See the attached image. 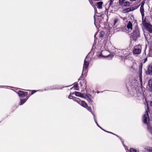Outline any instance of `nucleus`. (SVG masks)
I'll list each match as a JSON object with an SVG mask.
<instances>
[{
    "label": "nucleus",
    "instance_id": "1",
    "mask_svg": "<svg viewBox=\"0 0 152 152\" xmlns=\"http://www.w3.org/2000/svg\"><path fill=\"white\" fill-rule=\"evenodd\" d=\"M144 3V1L142 2L140 8V11L142 18V23L144 27H145L146 28L148 31L150 33H152V26L148 23L147 20L146 19V18L144 19V11L143 6Z\"/></svg>",
    "mask_w": 152,
    "mask_h": 152
},
{
    "label": "nucleus",
    "instance_id": "2",
    "mask_svg": "<svg viewBox=\"0 0 152 152\" xmlns=\"http://www.w3.org/2000/svg\"><path fill=\"white\" fill-rule=\"evenodd\" d=\"M89 64L88 60H87V57H86L85 59L83 64V72L82 73L81 77L79 79V80H81L83 78H84L86 77L87 73L88 72V68Z\"/></svg>",
    "mask_w": 152,
    "mask_h": 152
},
{
    "label": "nucleus",
    "instance_id": "3",
    "mask_svg": "<svg viewBox=\"0 0 152 152\" xmlns=\"http://www.w3.org/2000/svg\"><path fill=\"white\" fill-rule=\"evenodd\" d=\"M142 46L140 45L134 47L133 53L134 55H138L140 53L142 50Z\"/></svg>",
    "mask_w": 152,
    "mask_h": 152
},
{
    "label": "nucleus",
    "instance_id": "4",
    "mask_svg": "<svg viewBox=\"0 0 152 152\" xmlns=\"http://www.w3.org/2000/svg\"><path fill=\"white\" fill-rule=\"evenodd\" d=\"M133 40H136L137 38L140 36V34L138 29H136L134 31L132 35Z\"/></svg>",
    "mask_w": 152,
    "mask_h": 152
},
{
    "label": "nucleus",
    "instance_id": "5",
    "mask_svg": "<svg viewBox=\"0 0 152 152\" xmlns=\"http://www.w3.org/2000/svg\"><path fill=\"white\" fill-rule=\"evenodd\" d=\"M108 45L105 43L104 48L105 50H103L102 51V55L103 57H107V55L109 54V52L107 50H108Z\"/></svg>",
    "mask_w": 152,
    "mask_h": 152
},
{
    "label": "nucleus",
    "instance_id": "6",
    "mask_svg": "<svg viewBox=\"0 0 152 152\" xmlns=\"http://www.w3.org/2000/svg\"><path fill=\"white\" fill-rule=\"evenodd\" d=\"M17 93L19 96L20 97L23 98L26 96L28 94V93L24 92L21 91H19Z\"/></svg>",
    "mask_w": 152,
    "mask_h": 152
},
{
    "label": "nucleus",
    "instance_id": "7",
    "mask_svg": "<svg viewBox=\"0 0 152 152\" xmlns=\"http://www.w3.org/2000/svg\"><path fill=\"white\" fill-rule=\"evenodd\" d=\"M142 66L140 68L139 71L138 73V78H139V80H140V82L141 85L142 83Z\"/></svg>",
    "mask_w": 152,
    "mask_h": 152
},
{
    "label": "nucleus",
    "instance_id": "8",
    "mask_svg": "<svg viewBox=\"0 0 152 152\" xmlns=\"http://www.w3.org/2000/svg\"><path fill=\"white\" fill-rule=\"evenodd\" d=\"M128 30L131 31L132 29V24L130 21H129L126 26Z\"/></svg>",
    "mask_w": 152,
    "mask_h": 152
},
{
    "label": "nucleus",
    "instance_id": "9",
    "mask_svg": "<svg viewBox=\"0 0 152 152\" xmlns=\"http://www.w3.org/2000/svg\"><path fill=\"white\" fill-rule=\"evenodd\" d=\"M74 93L75 95L77 96L80 97L82 98H85L83 94L80 92L75 91Z\"/></svg>",
    "mask_w": 152,
    "mask_h": 152
},
{
    "label": "nucleus",
    "instance_id": "10",
    "mask_svg": "<svg viewBox=\"0 0 152 152\" xmlns=\"http://www.w3.org/2000/svg\"><path fill=\"white\" fill-rule=\"evenodd\" d=\"M147 73L148 74H152V64H150L148 66L147 71Z\"/></svg>",
    "mask_w": 152,
    "mask_h": 152
},
{
    "label": "nucleus",
    "instance_id": "11",
    "mask_svg": "<svg viewBox=\"0 0 152 152\" xmlns=\"http://www.w3.org/2000/svg\"><path fill=\"white\" fill-rule=\"evenodd\" d=\"M103 4L102 2H99L96 3L95 4L97 6V7L99 9H101L102 8V5Z\"/></svg>",
    "mask_w": 152,
    "mask_h": 152
},
{
    "label": "nucleus",
    "instance_id": "12",
    "mask_svg": "<svg viewBox=\"0 0 152 152\" xmlns=\"http://www.w3.org/2000/svg\"><path fill=\"white\" fill-rule=\"evenodd\" d=\"M118 20L117 18H115L114 20V23L113 25V29H115L117 27V25H116V23L118 21Z\"/></svg>",
    "mask_w": 152,
    "mask_h": 152
},
{
    "label": "nucleus",
    "instance_id": "13",
    "mask_svg": "<svg viewBox=\"0 0 152 152\" xmlns=\"http://www.w3.org/2000/svg\"><path fill=\"white\" fill-rule=\"evenodd\" d=\"M73 100L74 101L78 103L79 104H81L80 102L81 101L78 98H77L76 97H74L73 98Z\"/></svg>",
    "mask_w": 152,
    "mask_h": 152
},
{
    "label": "nucleus",
    "instance_id": "14",
    "mask_svg": "<svg viewBox=\"0 0 152 152\" xmlns=\"http://www.w3.org/2000/svg\"><path fill=\"white\" fill-rule=\"evenodd\" d=\"M148 84L150 90L152 91V79H150L148 82Z\"/></svg>",
    "mask_w": 152,
    "mask_h": 152
},
{
    "label": "nucleus",
    "instance_id": "15",
    "mask_svg": "<svg viewBox=\"0 0 152 152\" xmlns=\"http://www.w3.org/2000/svg\"><path fill=\"white\" fill-rule=\"evenodd\" d=\"M80 103V105L85 108L87 105V104L84 101H81Z\"/></svg>",
    "mask_w": 152,
    "mask_h": 152
},
{
    "label": "nucleus",
    "instance_id": "16",
    "mask_svg": "<svg viewBox=\"0 0 152 152\" xmlns=\"http://www.w3.org/2000/svg\"><path fill=\"white\" fill-rule=\"evenodd\" d=\"M122 5L124 6H129L130 5V2L129 1H124Z\"/></svg>",
    "mask_w": 152,
    "mask_h": 152
},
{
    "label": "nucleus",
    "instance_id": "17",
    "mask_svg": "<svg viewBox=\"0 0 152 152\" xmlns=\"http://www.w3.org/2000/svg\"><path fill=\"white\" fill-rule=\"evenodd\" d=\"M131 11V9L130 8H127V9H124L123 10V12L124 13H126L128 12H129Z\"/></svg>",
    "mask_w": 152,
    "mask_h": 152
},
{
    "label": "nucleus",
    "instance_id": "18",
    "mask_svg": "<svg viewBox=\"0 0 152 152\" xmlns=\"http://www.w3.org/2000/svg\"><path fill=\"white\" fill-rule=\"evenodd\" d=\"M104 34V32L103 31H101L99 34V37L100 38H102Z\"/></svg>",
    "mask_w": 152,
    "mask_h": 152
},
{
    "label": "nucleus",
    "instance_id": "19",
    "mask_svg": "<svg viewBox=\"0 0 152 152\" xmlns=\"http://www.w3.org/2000/svg\"><path fill=\"white\" fill-rule=\"evenodd\" d=\"M102 54V52H101V53H97V56H98V57L100 58H102V57H103V55Z\"/></svg>",
    "mask_w": 152,
    "mask_h": 152
},
{
    "label": "nucleus",
    "instance_id": "20",
    "mask_svg": "<svg viewBox=\"0 0 152 152\" xmlns=\"http://www.w3.org/2000/svg\"><path fill=\"white\" fill-rule=\"evenodd\" d=\"M85 108H86L93 115H94L93 113L91 112V108L88 107V105H87Z\"/></svg>",
    "mask_w": 152,
    "mask_h": 152
},
{
    "label": "nucleus",
    "instance_id": "21",
    "mask_svg": "<svg viewBox=\"0 0 152 152\" xmlns=\"http://www.w3.org/2000/svg\"><path fill=\"white\" fill-rule=\"evenodd\" d=\"M27 99H23L22 100H21V102L20 105H22L26 101Z\"/></svg>",
    "mask_w": 152,
    "mask_h": 152
},
{
    "label": "nucleus",
    "instance_id": "22",
    "mask_svg": "<svg viewBox=\"0 0 152 152\" xmlns=\"http://www.w3.org/2000/svg\"><path fill=\"white\" fill-rule=\"evenodd\" d=\"M146 149L149 152H152V147H147Z\"/></svg>",
    "mask_w": 152,
    "mask_h": 152
},
{
    "label": "nucleus",
    "instance_id": "23",
    "mask_svg": "<svg viewBox=\"0 0 152 152\" xmlns=\"http://www.w3.org/2000/svg\"><path fill=\"white\" fill-rule=\"evenodd\" d=\"M94 121L95 122V123H96V124L101 129H102L99 126L98 123H97V121H96V119H95V117L94 115Z\"/></svg>",
    "mask_w": 152,
    "mask_h": 152
},
{
    "label": "nucleus",
    "instance_id": "24",
    "mask_svg": "<svg viewBox=\"0 0 152 152\" xmlns=\"http://www.w3.org/2000/svg\"><path fill=\"white\" fill-rule=\"evenodd\" d=\"M130 152H137V151L136 149H134L133 148H131L130 149Z\"/></svg>",
    "mask_w": 152,
    "mask_h": 152
},
{
    "label": "nucleus",
    "instance_id": "25",
    "mask_svg": "<svg viewBox=\"0 0 152 152\" xmlns=\"http://www.w3.org/2000/svg\"><path fill=\"white\" fill-rule=\"evenodd\" d=\"M125 0H119V4L120 5H122Z\"/></svg>",
    "mask_w": 152,
    "mask_h": 152
},
{
    "label": "nucleus",
    "instance_id": "26",
    "mask_svg": "<svg viewBox=\"0 0 152 152\" xmlns=\"http://www.w3.org/2000/svg\"><path fill=\"white\" fill-rule=\"evenodd\" d=\"M114 0H110L109 2V5L110 6L113 3V2Z\"/></svg>",
    "mask_w": 152,
    "mask_h": 152
},
{
    "label": "nucleus",
    "instance_id": "27",
    "mask_svg": "<svg viewBox=\"0 0 152 152\" xmlns=\"http://www.w3.org/2000/svg\"><path fill=\"white\" fill-rule=\"evenodd\" d=\"M113 56V55L112 54H108L107 55V57H110L111 58H112Z\"/></svg>",
    "mask_w": 152,
    "mask_h": 152
},
{
    "label": "nucleus",
    "instance_id": "28",
    "mask_svg": "<svg viewBox=\"0 0 152 152\" xmlns=\"http://www.w3.org/2000/svg\"><path fill=\"white\" fill-rule=\"evenodd\" d=\"M74 87L75 88H77L78 87V84L77 83H75L74 84Z\"/></svg>",
    "mask_w": 152,
    "mask_h": 152
},
{
    "label": "nucleus",
    "instance_id": "29",
    "mask_svg": "<svg viewBox=\"0 0 152 152\" xmlns=\"http://www.w3.org/2000/svg\"><path fill=\"white\" fill-rule=\"evenodd\" d=\"M94 18L95 20L94 24L96 25V23H97V22L96 21V17H95V16H94Z\"/></svg>",
    "mask_w": 152,
    "mask_h": 152
},
{
    "label": "nucleus",
    "instance_id": "30",
    "mask_svg": "<svg viewBox=\"0 0 152 152\" xmlns=\"http://www.w3.org/2000/svg\"><path fill=\"white\" fill-rule=\"evenodd\" d=\"M36 91H36V90H33V91H32V92H31V94L32 95V94H33L35 93Z\"/></svg>",
    "mask_w": 152,
    "mask_h": 152
},
{
    "label": "nucleus",
    "instance_id": "31",
    "mask_svg": "<svg viewBox=\"0 0 152 152\" xmlns=\"http://www.w3.org/2000/svg\"><path fill=\"white\" fill-rule=\"evenodd\" d=\"M68 98H69V99H72L73 98L72 97V96L70 95L69 96Z\"/></svg>",
    "mask_w": 152,
    "mask_h": 152
},
{
    "label": "nucleus",
    "instance_id": "32",
    "mask_svg": "<svg viewBox=\"0 0 152 152\" xmlns=\"http://www.w3.org/2000/svg\"><path fill=\"white\" fill-rule=\"evenodd\" d=\"M88 100L89 102H91L92 101V100L90 99H89Z\"/></svg>",
    "mask_w": 152,
    "mask_h": 152
},
{
    "label": "nucleus",
    "instance_id": "33",
    "mask_svg": "<svg viewBox=\"0 0 152 152\" xmlns=\"http://www.w3.org/2000/svg\"><path fill=\"white\" fill-rule=\"evenodd\" d=\"M120 17L123 20H125V18L124 17H122L121 16H120Z\"/></svg>",
    "mask_w": 152,
    "mask_h": 152
},
{
    "label": "nucleus",
    "instance_id": "34",
    "mask_svg": "<svg viewBox=\"0 0 152 152\" xmlns=\"http://www.w3.org/2000/svg\"><path fill=\"white\" fill-rule=\"evenodd\" d=\"M150 104L151 106L152 107V101L151 102Z\"/></svg>",
    "mask_w": 152,
    "mask_h": 152
},
{
    "label": "nucleus",
    "instance_id": "35",
    "mask_svg": "<svg viewBox=\"0 0 152 152\" xmlns=\"http://www.w3.org/2000/svg\"><path fill=\"white\" fill-rule=\"evenodd\" d=\"M130 1H135L136 0H130Z\"/></svg>",
    "mask_w": 152,
    "mask_h": 152
},
{
    "label": "nucleus",
    "instance_id": "36",
    "mask_svg": "<svg viewBox=\"0 0 152 152\" xmlns=\"http://www.w3.org/2000/svg\"><path fill=\"white\" fill-rule=\"evenodd\" d=\"M129 53H127V56H128V55H129Z\"/></svg>",
    "mask_w": 152,
    "mask_h": 152
},
{
    "label": "nucleus",
    "instance_id": "37",
    "mask_svg": "<svg viewBox=\"0 0 152 152\" xmlns=\"http://www.w3.org/2000/svg\"><path fill=\"white\" fill-rule=\"evenodd\" d=\"M119 55V56H121L120 54H118L117 55Z\"/></svg>",
    "mask_w": 152,
    "mask_h": 152
},
{
    "label": "nucleus",
    "instance_id": "38",
    "mask_svg": "<svg viewBox=\"0 0 152 152\" xmlns=\"http://www.w3.org/2000/svg\"><path fill=\"white\" fill-rule=\"evenodd\" d=\"M147 58H145V61H147Z\"/></svg>",
    "mask_w": 152,
    "mask_h": 152
},
{
    "label": "nucleus",
    "instance_id": "39",
    "mask_svg": "<svg viewBox=\"0 0 152 152\" xmlns=\"http://www.w3.org/2000/svg\"><path fill=\"white\" fill-rule=\"evenodd\" d=\"M109 132V133H111L113 134V133H111V132Z\"/></svg>",
    "mask_w": 152,
    "mask_h": 152
},
{
    "label": "nucleus",
    "instance_id": "40",
    "mask_svg": "<svg viewBox=\"0 0 152 152\" xmlns=\"http://www.w3.org/2000/svg\"><path fill=\"white\" fill-rule=\"evenodd\" d=\"M90 3L91 4V5H92V3L91 2H90Z\"/></svg>",
    "mask_w": 152,
    "mask_h": 152
},
{
    "label": "nucleus",
    "instance_id": "41",
    "mask_svg": "<svg viewBox=\"0 0 152 152\" xmlns=\"http://www.w3.org/2000/svg\"><path fill=\"white\" fill-rule=\"evenodd\" d=\"M96 34H95V35H94V37H95V36H96Z\"/></svg>",
    "mask_w": 152,
    "mask_h": 152
},
{
    "label": "nucleus",
    "instance_id": "42",
    "mask_svg": "<svg viewBox=\"0 0 152 152\" xmlns=\"http://www.w3.org/2000/svg\"><path fill=\"white\" fill-rule=\"evenodd\" d=\"M125 50H124V53H125Z\"/></svg>",
    "mask_w": 152,
    "mask_h": 152
},
{
    "label": "nucleus",
    "instance_id": "43",
    "mask_svg": "<svg viewBox=\"0 0 152 152\" xmlns=\"http://www.w3.org/2000/svg\"><path fill=\"white\" fill-rule=\"evenodd\" d=\"M119 51H118V52H119L120 51V50H119Z\"/></svg>",
    "mask_w": 152,
    "mask_h": 152
},
{
    "label": "nucleus",
    "instance_id": "44",
    "mask_svg": "<svg viewBox=\"0 0 152 152\" xmlns=\"http://www.w3.org/2000/svg\"><path fill=\"white\" fill-rule=\"evenodd\" d=\"M76 90H78V89H76Z\"/></svg>",
    "mask_w": 152,
    "mask_h": 152
}]
</instances>
